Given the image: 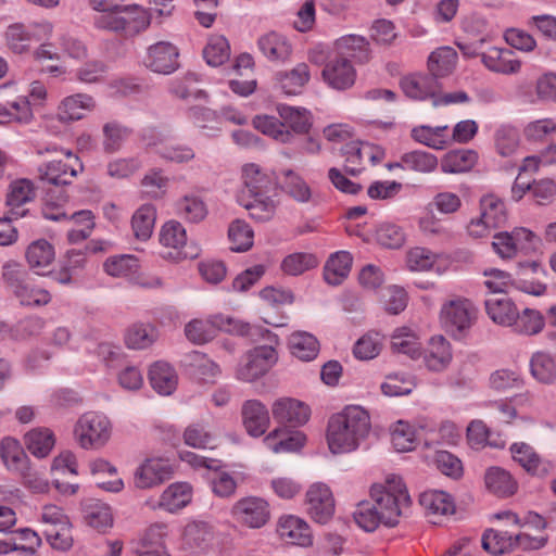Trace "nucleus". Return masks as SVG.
Listing matches in <instances>:
<instances>
[{"label": "nucleus", "mask_w": 556, "mask_h": 556, "mask_svg": "<svg viewBox=\"0 0 556 556\" xmlns=\"http://www.w3.org/2000/svg\"><path fill=\"white\" fill-rule=\"evenodd\" d=\"M371 431V418L363 406L346 405L332 414L327 422L326 442L330 453L349 454L366 442Z\"/></svg>", "instance_id": "1"}, {"label": "nucleus", "mask_w": 556, "mask_h": 556, "mask_svg": "<svg viewBox=\"0 0 556 556\" xmlns=\"http://www.w3.org/2000/svg\"><path fill=\"white\" fill-rule=\"evenodd\" d=\"M370 496L382 516L383 525L394 527L410 504V496L402 478L389 475L383 483L371 486Z\"/></svg>", "instance_id": "2"}, {"label": "nucleus", "mask_w": 556, "mask_h": 556, "mask_svg": "<svg viewBox=\"0 0 556 556\" xmlns=\"http://www.w3.org/2000/svg\"><path fill=\"white\" fill-rule=\"evenodd\" d=\"M478 312L471 300L455 298L441 306L440 323L454 340L463 341L469 337L470 330L478 319Z\"/></svg>", "instance_id": "3"}, {"label": "nucleus", "mask_w": 556, "mask_h": 556, "mask_svg": "<svg viewBox=\"0 0 556 556\" xmlns=\"http://www.w3.org/2000/svg\"><path fill=\"white\" fill-rule=\"evenodd\" d=\"M269 344L260 345L249 351L236 369V378L243 382H253L264 375L277 363L278 354L273 344L278 343V336L268 329L260 331Z\"/></svg>", "instance_id": "4"}, {"label": "nucleus", "mask_w": 556, "mask_h": 556, "mask_svg": "<svg viewBox=\"0 0 556 556\" xmlns=\"http://www.w3.org/2000/svg\"><path fill=\"white\" fill-rule=\"evenodd\" d=\"M112 432L111 419L100 412L83 414L74 426V438L77 444L86 451L100 450L105 446Z\"/></svg>", "instance_id": "5"}, {"label": "nucleus", "mask_w": 556, "mask_h": 556, "mask_svg": "<svg viewBox=\"0 0 556 556\" xmlns=\"http://www.w3.org/2000/svg\"><path fill=\"white\" fill-rule=\"evenodd\" d=\"M33 55L37 62L59 61L61 59L83 62L88 58V47L76 35L63 33L58 36L55 43L48 40L41 42L34 50Z\"/></svg>", "instance_id": "6"}, {"label": "nucleus", "mask_w": 556, "mask_h": 556, "mask_svg": "<svg viewBox=\"0 0 556 556\" xmlns=\"http://www.w3.org/2000/svg\"><path fill=\"white\" fill-rule=\"evenodd\" d=\"M54 25L52 22L42 20L30 24L14 23L8 26L4 37L9 49L22 54L28 52L31 43L47 41L53 34Z\"/></svg>", "instance_id": "7"}, {"label": "nucleus", "mask_w": 556, "mask_h": 556, "mask_svg": "<svg viewBox=\"0 0 556 556\" xmlns=\"http://www.w3.org/2000/svg\"><path fill=\"white\" fill-rule=\"evenodd\" d=\"M536 235L523 227L514 228L511 231L497 232L493 237L494 252L502 258H511L518 253L528 254L539 245Z\"/></svg>", "instance_id": "8"}, {"label": "nucleus", "mask_w": 556, "mask_h": 556, "mask_svg": "<svg viewBox=\"0 0 556 556\" xmlns=\"http://www.w3.org/2000/svg\"><path fill=\"white\" fill-rule=\"evenodd\" d=\"M305 509L318 523H327L334 514V497L331 489L324 482L311 484L305 493Z\"/></svg>", "instance_id": "9"}, {"label": "nucleus", "mask_w": 556, "mask_h": 556, "mask_svg": "<svg viewBox=\"0 0 556 556\" xmlns=\"http://www.w3.org/2000/svg\"><path fill=\"white\" fill-rule=\"evenodd\" d=\"M174 472L170 462L164 457H148L134 471L136 489L148 490L168 480Z\"/></svg>", "instance_id": "10"}, {"label": "nucleus", "mask_w": 556, "mask_h": 556, "mask_svg": "<svg viewBox=\"0 0 556 556\" xmlns=\"http://www.w3.org/2000/svg\"><path fill=\"white\" fill-rule=\"evenodd\" d=\"M63 159L53 160L39 167L40 178L52 185H67L84 168L79 157L68 150H61Z\"/></svg>", "instance_id": "11"}, {"label": "nucleus", "mask_w": 556, "mask_h": 556, "mask_svg": "<svg viewBox=\"0 0 556 556\" xmlns=\"http://www.w3.org/2000/svg\"><path fill=\"white\" fill-rule=\"evenodd\" d=\"M231 515L238 522L251 529H260L270 518L269 504L262 497L247 496L235 503Z\"/></svg>", "instance_id": "12"}, {"label": "nucleus", "mask_w": 556, "mask_h": 556, "mask_svg": "<svg viewBox=\"0 0 556 556\" xmlns=\"http://www.w3.org/2000/svg\"><path fill=\"white\" fill-rule=\"evenodd\" d=\"M141 138L148 148L153 149L165 161L184 164L195 157L191 147L187 144H167L165 137L155 128L144 129Z\"/></svg>", "instance_id": "13"}, {"label": "nucleus", "mask_w": 556, "mask_h": 556, "mask_svg": "<svg viewBox=\"0 0 556 556\" xmlns=\"http://www.w3.org/2000/svg\"><path fill=\"white\" fill-rule=\"evenodd\" d=\"M3 278L24 306H41L51 301V295L46 289L36 287L30 281L22 279L17 271L10 269L8 266L4 267Z\"/></svg>", "instance_id": "14"}, {"label": "nucleus", "mask_w": 556, "mask_h": 556, "mask_svg": "<svg viewBox=\"0 0 556 556\" xmlns=\"http://www.w3.org/2000/svg\"><path fill=\"white\" fill-rule=\"evenodd\" d=\"M96 99L86 92H76L64 97L56 108V119L71 124L86 118L96 110Z\"/></svg>", "instance_id": "15"}, {"label": "nucleus", "mask_w": 556, "mask_h": 556, "mask_svg": "<svg viewBox=\"0 0 556 556\" xmlns=\"http://www.w3.org/2000/svg\"><path fill=\"white\" fill-rule=\"evenodd\" d=\"M341 151L344 156V169L352 176H356L362 172V165L366 159L372 164H377L383 156L379 148L359 141L345 143Z\"/></svg>", "instance_id": "16"}, {"label": "nucleus", "mask_w": 556, "mask_h": 556, "mask_svg": "<svg viewBox=\"0 0 556 556\" xmlns=\"http://www.w3.org/2000/svg\"><path fill=\"white\" fill-rule=\"evenodd\" d=\"M400 86L406 97L417 100L425 101L435 97L438 91H441V84L439 79L429 74L415 73L404 76L401 79Z\"/></svg>", "instance_id": "17"}, {"label": "nucleus", "mask_w": 556, "mask_h": 556, "mask_svg": "<svg viewBox=\"0 0 556 556\" xmlns=\"http://www.w3.org/2000/svg\"><path fill=\"white\" fill-rule=\"evenodd\" d=\"M179 52L176 46L168 41H159L148 49L146 65L160 74H170L178 67Z\"/></svg>", "instance_id": "18"}, {"label": "nucleus", "mask_w": 556, "mask_h": 556, "mask_svg": "<svg viewBox=\"0 0 556 556\" xmlns=\"http://www.w3.org/2000/svg\"><path fill=\"white\" fill-rule=\"evenodd\" d=\"M273 417L280 424L291 427L305 425L311 417V408L305 403L290 399H279L273 404Z\"/></svg>", "instance_id": "19"}, {"label": "nucleus", "mask_w": 556, "mask_h": 556, "mask_svg": "<svg viewBox=\"0 0 556 556\" xmlns=\"http://www.w3.org/2000/svg\"><path fill=\"white\" fill-rule=\"evenodd\" d=\"M323 78L331 88L345 90L354 85L356 71L349 59L336 58L325 65Z\"/></svg>", "instance_id": "20"}, {"label": "nucleus", "mask_w": 556, "mask_h": 556, "mask_svg": "<svg viewBox=\"0 0 556 556\" xmlns=\"http://www.w3.org/2000/svg\"><path fill=\"white\" fill-rule=\"evenodd\" d=\"M425 367L432 372H442L453 359L451 343L443 336H434L429 340L421 353Z\"/></svg>", "instance_id": "21"}, {"label": "nucleus", "mask_w": 556, "mask_h": 556, "mask_svg": "<svg viewBox=\"0 0 556 556\" xmlns=\"http://www.w3.org/2000/svg\"><path fill=\"white\" fill-rule=\"evenodd\" d=\"M256 45L265 59L276 63L289 61L293 51L290 40L277 31H268L260 36Z\"/></svg>", "instance_id": "22"}, {"label": "nucleus", "mask_w": 556, "mask_h": 556, "mask_svg": "<svg viewBox=\"0 0 556 556\" xmlns=\"http://www.w3.org/2000/svg\"><path fill=\"white\" fill-rule=\"evenodd\" d=\"M278 533L289 544L306 547L313 543L308 523L294 515L282 516L279 519Z\"/></svg>", "instance_id": "23"}, {"label": "nucleus", "mask_w": 556, "mask_h": 556, "mask_svg": "<svg viewBox=\"0 0 556 556\" xmlns=\"http://www.w3.org/2000/svg\"><path fill=\"white\" fill-rule=\"evenodd\" d=\"M311 73L306 63H299L292 70L275 74V86L286 96H298L309 81Z\"/></svg>", "instance_id": "24"}, {"label": "nucleus", "mask_w": 556, "mask_h": 556, "mask_svg": "<svg viewBox=\"0 0 556 556\" xmlns=\"http://www.w3.org/2000/svg\"><path fill=\"white\" fill-rule=\"evenodd\" d=\"M243 189L238 195H252L253 193L270 192L274 189V178L270 173L255 163L242 166Z\"/></svg>", "instance_id": "25"}, {"label": "nucleus", "mask_w": 556, "mask_h": 556, "mask_svg": "<svg viewBox=\"0 0 556 556\" xmlns=\"http://www.w3.org/2000/svg\"><path fill=\"white\" fill-rule=\"evenodd\" d=\"M193 497V488L188 482H174L166 486L160 495L157 507L175 514L188 506Z\"/></svg>", "instance_id": "26"}, {"label": "nucleus", "mask_w": 556, "mask_h": 556, "mask_svg": "<svg viewBox=\"0 0 556 556\" xmlns=\"http://www.w3.org/2000/svg\"><path fill=\"white\" fill-rule=\"evenodd\" d=\"M242 420L248 433L261 437L269 426V414L266 406L257 400H249L242 405Z\"/></svg>", "instance_id": "27"}, {"label": "nucleus", "mask_w": 556, "mask_h": 556, "mask_svg": "<svg viewBox=\"0 0 556 556\" xmlns=\"http://www.w3.org/2000/svg\"><path fill=\"white\" fill-rule=\"evenodd\" d=\"M481 61L489 71L505 75L519 72L521 66L511 50L496 47L481 53Z\"/></svg>", "instance_id": "28"}, {"label": "nucleus", "mask_w": 556, "mask_h": 556, "mask_svg": "<svg viewBox=\"0 0 556 556\" xmlns=\"http://www.w3.org/2000/svg\"><path fill=\"white\" fill-rule=\"evenodd\" d=\"M237 201L257 222H267L276 213V201L269 195V192L253 193L245 198L238 195Z\"/></svg>", "instance_id": "29"}, {"label": "nucleus", "mask_w": 556, "mask_h": 556, "mask_svg": "<svg viewBox=\"0 0 556 556\" xmlns=\"http://www.w3.org/2000/svg\"><path fill=\"white\" fill-rule=\"evenodd\" d=\"M0 456L9 471L16 475L27 472L29 458L16 439L11 437L2 439L0 443Z\"/></svg>", "instance_id": "30"}, {"label": "nucleus", "mask_w": 556, "mask_h": 556, "mask_svg": "<svg viewBox=\"0 0 556 556\" xmlns=\"http://www.w3.org/2000/svg\"><path fill=\"white\" fill-rule=\"evenodd\" d=\"M165 534L166 526L164 523L149 527L137 543L134 551L135 556H169L163 544Z\"/></svg>", "instance_id": "31"}, {"label": "nucleus", "mask_w": 556, "mask_h": 556, "mask_svg": "<svg viewBox=\"0 0 556 556\" xmlns=\"http://www.w3.org/2000/svg\"><path fill=\"white\" fill-rule=\"evenodd\" d=\"M159 240L164 248H168L174 251L169 252L168 257L174 260L187 257V254L182 253V249L187 243V231L179 222H166L161 227Z\"/></svg>", "instance_id": "32"}, {"label": "nucleus", "mask_w": 556, "mask_h": 556, "mask_svg": "<svg viewBox=\"0 0 556 556\" xmlns=\"http://www.w3.org/2000/svg\"><path fill=\"white\" fill-rule=\"evenodd\" d=\"M353 256L348 251L332 253L324 266V279L330 286L341 285L349 276Z\"/></svg>", "instance_id": "33"}, {"label": "nucleus", "mask_w": 556, "mask_h": 556, "mask_svg": "<svg viewBox=\"0 0 556 556\" xmlns=\"http://www.w3.org/2000/svg\"><path fill=\"white\" fill-rule=\"evenodd\" d=\"M150 384L160 395H170L177 388L175 369L165 362H155L149 370Z\"/></svg>", "instance_id": "34"}, {"label": "nucleus", "mask_w": 556, "mask_h": 556, "mask_svg": "<svg viewBox=\"0 0 556 556\" xmlns=\"http://www.w3.org/2000/svg\"><path fill=\"white\" fill-rule=\"evenodd\" d=\"M83 516L85 522L99 532H105L113 527L114 518L111 506L99 500L87 502L83 507Z\"/></svg>", "instance_id": "35"}, {"label": "nucleus", "mask_w": 556, "mask_h": 556, "mask_svg": "<svg viewBox=\"0 0 556 556\" xmlns=\"http://www.w3.org/2000/svg\"><path fill=\"white\" fill-rule=\"evenodd\" d=\"M531 376L542 384H554L556 382V359L546 351L534 352L529 361Z\"/></svg>", "instance_id": "36"}, {"label": "nucleus", "mask_w": 556, "mask_h": 556, "mask_svg": "<svg viewBox=\"0 0 556 556\" xmlns=\"http://www.w3.org/2000/svg\"><path fill=\"white\" fill-rule=\"evenodd\" d=\"M184 363L194 378L204 382L214 381L220 374L219 366L199 351L188 353Z\"/></svg>", "instance_id": "37"}, {"label": "nucleus", "mask_w": 556, "mask_h": 556, "mask_svg": "<svg viewBox=\"0 0 556 556\" xmlns=\"http://www.w3.org/2000/svg\"><path fill=\"white\" fill-rule=\"evenodd\" d=\"M212 539V531L207 522L201 520L189 521L181 533V546L190 552H197L207 546Z\"/></svg>", "instance_id": "38"}, {"label": "nucleus", "mask_w": 556, "mask_h": 556, "mask_svg": "<svg viewBox=\"0 0 556 556\" xmlns=\"http://www.w3.org/2000/svg\"><path fill=\"white\" fill-rule=\"evenodd\" d=\"M511 456L527 472L544 476L548 471L549 464L543 463L532 446L527 443H514L510 446Z\"/></svg>", "instance_id": "39"}, {"label": "nucleus", "mask_w": 556, "mask_h": 556, "mask_svg": "<svg viewBox=\"0 0 556 556\" xmlns=\"http://www.w3.org/2000/svg\"><path fill=\"white\" fill-rule=\"evenodd\" d=\"M34 197L33 184L27 179L15 180L10 185V190L7 195V205L9 212L15 219L22 218L26 215V210L23 205L29 202Z\"/></svg>", "instance_id": "40"}, {"label": "nucleus", "mask_w": 556, "mask_h": 556, "mask_svg": "<svg viewBox=\"0 0 556 556\" xmlns=\"http://www.w3.org/2000/svg\"><path fill=\"white\" fill-rule=\"evenodd\" d=\"M486 489L498 497H508L516 493L518 484L513 476L501 467H491L484 476Z\"/></svg>", "instance_id": "41"}, {"label": "nucleus", "mask_w": 556, "mask_h": 556, "mask_svg": "<svg viewBox=\"0 0 556 556\" xmlns=\"http://www.w3.org/2000/svg\"><path fill=\"white\" fill-rule=\"evenodd\" d=\"M175 212L184 220L197 224L207 216L208 210L200 195L189 193L177 200Z\"/></svg>", "instance_id": "42"}, {"label": "nucleus", "mask_w": 556, "mask_h": 556, "mask_svg": "<svg viewBox=\"0 0 556 556\" xmlns=\"http://www.w3.org/2000/svg\"><path fill=\"white\" fill-rule=\"evenodd\" d=\"M412 137L417 142L434 150H443L451 142L448 127L421 125L413 128Z\"/></svg>", "instance_id": "43"}, {"label": "nucleus", "mask_w": 556, "mask_h": 556, "mask_svg": "<svg viewBox=\"0 0 556 556\" xmlns=\"http://www.w3.org/2000/svg\"><path fill=\"white\" fill-rule=\"evenodd\" d=\"M457 64V52L454 48L443 46L432 51L428 58V70L437 79L451 74Z\"/></svg>", "instance_id": "44"}, {"label": "nucleus", "mask_w": 556, "mask_h": 556, "mask_svg": "<svg viewBox=\"0 0 556 556\" xmlns=\"http://www.w3.org/2000/svg\"><path fill=\"white\" fill-rule=\"evenodd\" d=\"M156 220V208L153 204H142L132 214L131 229L136 239L147 241L151 238Z\"/></svg>", "instance_id": "45"}, {"label": "nucleus", "mask_w": 556, "mask_h": 556, "mask_svg": "<svg viewBox=\"0 0 556 556\" xmlns=\"http://www.w3.org/2000/svg\"><path fill=\"white\" fill-rule=\"evenodd\" d=\"M420 505L430 515L448 516L455 513V503L453 497L439 490H429L421 493L419 498Z\"/></svg>", "instance_id": "46"}, {"label": "nucleus", "mask_w": 556, "mask_h": 556, "mask_svg": "<svg viewBox=\"0 0 556 556\" xmlns=\"http://www.w3.org/2000/svg\"><path fill=\"white\" fill-rule=\"evenodd\" d=\"M478 161V154L471 149L450 151L441 162V170L445 174H458L471 169Z\"/></svg>", "instance_id": "47"}, {"label": "nucleus", "mask_w": 556, "mask_h": 556, "mask_svg": "<svg viewBox=\"0 0 556 556\" xmlns=\"http://www.w3.org/2000/svg\"><path fill=\"white\" fill-rule=\"evenodd\" d=\"M394 352L402 353L417 359L421 355V343L415 331L408 327L396 328L391 337Z\"/></svg>", "instance_id": "48"}, {"label": "nucleus", "mask_w": 556, "mask_h": 556, "mask_svg": "<svg viewBox=\"0 0 556 556\" xmlns=\"http://www.w3.org/2000/svg\"><path fill=\"white\" fill-rule=\"evenodd\" d=\"M291 354L305 362L313 361L319 353V342L315 336L306 331H298L289 339Z\"/></svg>", "instance_id": "49"}, {"label": "nucleus", "mask_w": 556, "mask_h": 556, "mask_svg": "<svg viewBox=\"0 0 556 556\" xmlns=\"http://www.w3.org/2000/svg\"><path fill=\"white\" fill-rule=\"evenodd\" d=\"M252 123L253 126L263 135L270 137L280 143H289L293 139L292 131L285 126L283 121H280L273 115H256Z\"/></svg>", "instance_id": "50"}, {"label": "nucleus", "mask_w": 556, "mask_h": 556, "mask_svg": "<svg viewBox=\"0 0 556 556\" xmlns=\"http://www.w3.org/2000/svg\"><path fill=\"white\" fill-rule=\"evenodd\" d=\"M27 450L37 458L47 457L55 444L53 432L49 428H35L25 434Z\"/></svg>", "instance_id": "51"}, {"label": "nucleus", "mask_w": 556, "mask_h": 556, "mask_svg": "<svg viewBox=\"0 0 556 556\" xmlns=\"http://www.w3.org/2000/svg\"><path fill=\"white\" fill-rule=\"evenodd\" d=\"M305 442V437L302 432H293L286 434L279 429L274 430L264 439L266 447L274 453L296 452Z\"/></svg>", "instance_id": "52"}, {"label": "nucleus", "mask_w": 556, "mask_h": 556, "mask_svg": "<svg viewBox=\"0 0 556 556\" xmlns=\"http://www.w3.org/2000/svg\"><path fill=\"white\" fill-rule=\"evenodd\" d=\"M157 338L159 331L153 325L137 323L128 328L125 343L129 349L144 350L153 345Z\"/></svg>", "instance_id": "53"}, {"label": "nucleus", "mask_w": 556, "mask_h": 556, "mask_svg": "<svg viewBox=\"0 0 556 556\" xmlns=\"http://www.w3.org/2000/svg\"><path fill=\"white\" fill-rule=\"evenodd\" d=\"M516 305L514 302L505 296L502 298H490L485 300V311L488 316L493 323L510 327L514 324L516 317Z\"/></svg>", "instance_id": "54"}, {"label": "nucleus", "mask_w": 556, "mask_h": 556, "mask_svg": "<svg viewBox=\"0 0 556 556\" xmlns=\"http://www.w3.org/2000/svg\"><path fill=\"white\" fill-rule=\"evenodd\" d=\"M369 43L367 39L359 35H345L337 39L336 49L341 54L340 58L354 59L364 62L368 59Z\"/></svg>", "instance_id": "55"}, {"label": "nucleus", "mask_w": 556, "mask_h": 556, "mask_svg": "<svg viewBox=\"0 0 556 556\" xmlns=\"http://www.w3.org/2000/svg\"><path fill=\"white\" fill-rule=\"evenodd\" d=\"M26 258L36 274L43 275L45 268L54 260V249L47 240H37L27 248Z\"/></svg>", "instance_id": "56"}, {"label": "nucleus", "mask_w": 556, "mask_h": 556, "mask_svg": "<svg viewBox=\"0 0 556 556\" xmlns=\"http://www.w3.org/2000/svg\"><path fill=\"white\" fill-rule=\"evenodd\" d=\"M392 446L396 452H410L417 444L416 428L405 420H397L390 427Z\"/></svg>", "instance_id": "57"}, {"label": "nucleus", "mask_w": 556, "mask_h": 556, "mask_svg": "<svg viewBox=\"0 0 556 556\" xmlns=\"http://www.w3.org/2000/svg\"><path fill=\"white\" fill-rule=\"evenodd\" d=\"M493 228H500L507 222L504 201L495 194H486L480 200V214Z\"/></svg>", "instance_id": "58"}, {"label": "nucleus", "mask_w": 556, "mask_h": 556, "mask_svg": "<svg viewBox=\"0 0 556 556\" xmlns=\"http://www.w3.org/2000/svg\"><path fill=\"white\" fill-rule=\"evenodd\" d=\"M484 551L492 555H501L515 549V534L507 531L486 529L481 539Z\"/></svg>", "instance_id": "59"}, {"label": "nucleus", "mask_w": 556, "mask_h": 556, "mask_svg": "<svg viewBox=\"0 0 556 556\" xmlns=\"http://www.w3.org/2000/svg\"><path fill=\"white\" fill-rule=\"evenodd\" d=\"M544 325V317L539 311L525 308L522 312H518L516 308V317L510 327L519 334L534 336L543 330Z\"/></svg>", "instance_id": "60"}, {"label": "nucleus", "mask_w": 556, "mask_h": 556, "mask_svg": "<svg viewBox=\"0 0 556 556\" xmlns=\"http://www.w3.org/2000/svg\"><path fill=\"white\" fill-rule=\"evenodd\" d=\"M278 114L285 126H289L293 132L303 134L311 127V113L304 108H296L287 104L277 106Z\"/></svg>", "instance_id": "61"}, {"label": "nucleus", "mask_w": 556, "mask_h": 556, "mask_svg": "<svg viewBox=\"0 0 556 556\" xmlns=\"http://www.w3.org/2000/svg\"><path fill=\"white\" fill-rule=\"evenodd\" d=\"M496 152L503 157L514 156L520 147V135L516 127L502 125L494 134Z\"/></svg>", "instance_id": "62"}, {"label": "nucleus", "mask_w": 556, "mask_h": 556, "mask_svg": "<svg viewBox=\"0 0 556 556\" xmlns=\"http://www.w3.org/2000/svg\"><path fill=\"white\" fill-rule=\"evenodd\" d=\"M402 165L404 170L429 174L437 169L439 161L438 157L430 152L415 150L402 155Z\"/></svg>", "instance_id": "63"}, {"label": "nucleus", "mask_w": 556, "mask_h": 556, "mask_svg": "<svg viewBox=\"0 0 556 556\" xmlns=\"http://www.w3.org/2000/svg\"><path fill=\"white\" fill-rule=\"evenodd\" d=\"M139 269V261L130 254L115 255L104 263V270L108 275L117 278L131 280Z\"/></svg>", "instance_id": "64"}]
</instances>
